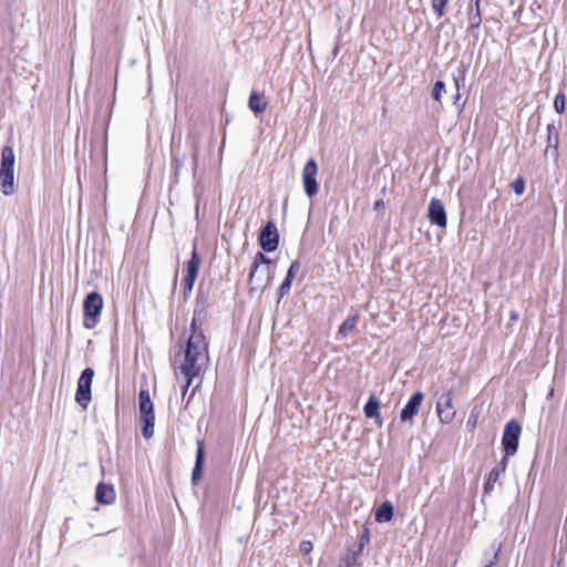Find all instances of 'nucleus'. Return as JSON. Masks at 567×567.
Listing matches in <instances>:
<instances>
[{
	"label": "nucleus",
	"instance_id": "obj_13",
	"mask_svg": "<svg viewBox=\"0 0 567 567\" xmlns=\"http://www.w3.org/2000/svg\"><path fill=\"white\" fill-rule=\"evenodd\" d=\"M424 394L421 391L415 392L405 406L402 409L400 419L402 422L411 421L420 410V406L423 402Z\"/></svg>",
	"mask_w": 567,
	"mask_h": 567
},
{
	"label": "nucleus",
	"instance_id": "obj_14",
	"mask_svg": "<svg viewBox=\"0 0 567 567\" xmlns=\"http://www.w3.org/2000/svg\"><path fill=\"white\" fill-rule=\"evenodd\" d=\"M95 499L100 504H112L115 501V492L113 486L100 483L96 487Z\"/></svg>",
	"mask_w": 567,
	"mask_h": 567
},
{
	"label": "nucleus",
	"instance_id": "obj_28",
	"mask_svg": "<svg viewBox=\"0 0 567 567\" xmlns=\"http://www.w3.org/2000/svg\"><path fill=\"white\" fill-rule=\"evenodd\" d=\"M311 549H312V545H311V543H309V542H302V543L300 544V550H301L303 554H308V553H310V551H311Z\"/></svg>",
	"mask_w": 567,
	"mask_h": 567
},
{
	"label": "nucleus",
	"instance_id": "obj_27",
	"mask_svg": "<svg viewBox=\"0 0 567 567\" xmlns=\"http://www.w3.org/2000/svg\"><path fill=\"white\" fill-rule=\"evenodd\" d=\"M299 269L300 262L298 260L292 261L286 277L293 279Z\"/></svg>",
	"mask_w": 567,
	"mask_h": 567
},
{
	"label": "nucleus",
	"instance_id": "obj_22",
	"mask_svg": "<svg viewBox=\"0 0 567 567\" xmlns=\"http://www.w3.org/2000/svg\"><path fill=\"white\" fill-rule=\"evenodd\" d=\"M450 0H432V9L436 13L439 18L443 17L445 13V8Z\"/></svg>",
	"mask_w": 567,
	"mask_h": 567
},
{
	"label": "nucleus",
	"instance_id": "obj_5",
	"mask_svg": "<svg viewBox=\"0 0 567 567\" xmlns=\"http://www.w3.org/2000/svg\"><path fill=\"white\" fill-rule=\"evenodd\" d=\"M103 307V298L96 292H90L83 301L84 320L83 324L86 329H93L97 324L99 317Z\"/></svg>",
	"mask_w": 567,
	"mask_h": 567
},
{
	"label": "nucleus",
	"instance_id": "obj_18",
	"mask_svg": "<svg viewBox=\"0 0 567 567\" xmlns=\"http://www.w3.org/2000/svg\"><path fill=\"white\" fill-rule=\"evenodd\" d=\"M204 464V449L200 441L197 442L196 462L192 473V480L196 483L202 478V471Z\"/></svg>",
	"mask_w": 567,
	"mask_h": 567
},
{
	"label": "nucleus",
	"instance_id": "obj_35",
	"mask_svg": "<svg viewBox=\"0 0 567 567\" xmlns=\"http://www.w3.org/2000/svg\"><path fill=\"white\" fill-rule=\"evenodd\" d=\"M470 423H471L472 427H475V421L471 422V419H470V420H467V424H470Z\"/></svg>",
	"mask_w": 567,
	"mask_h": 567
},
{
	"label": "nucleus",
	"instance_id": "obj_15",
	"mask_svg": "<svg viewBox=\"0 0 567 567\" xmlns=\"http://www.w3.org/2000/svg\"><path fill=\"white\" fill-rule=\"evenodd\" d=\"M380 402L375 399L374 395H371L368 402L364 405V414L367 417L374 419L378 425H382V420L379 413Z\"/></svg>",
	"mask_w": 567,
	"mask_h": 567
},
{
	"label": "nucleus",
	"instance_id": "obj_30",
	"mask_svg": "<svg viewBox=\"0 0 567 567\" xmlns=\"http://www.w3.org/2000/svg\"><path fill=\"white\" fill-rule=\"evenodd\" d=\"M292 280L293 279L286 277L285 280L282 281L281 286L290 289Z\"/></svg>",
	"mask_w": 567,
	"mask_h": 567
},
{
	"label": "nucleus",
	"instance_id": "obj_12",
	"mask_svg": "<svg viewBox=\"0 0 567 567\" xmlns=\"http://www.w3.org/2000/svg\"><path fill=\"white\" fill-rule=\"evenodd\" d=\"M427 217L430 221L441 228L446 227V212L443 203L437 198H432L429 204Z\"/></svg>",
	"mask_w": 567,
	"mask_h": 567
},
{
	"label": "nucleus",
	"instance_id": "obj_9",
	"mask_svg": "<svg viewBox=\"0 0 567 567\" xmlns=\"http://www.w3.org/2000/svg\"><path fill=\"white\" fill-rule=\"evenodd\" d=\"M318 164L313 158H310L302 169V183L305 193L308 197H313L318 193Z\"/></svg>",
	"mask_w": 567,
	"mask_h": 567
},
{
	"label": "nucleus",
	"instance_id": "obj_4",
	"mask_svg": "<svg viewBox=\"0 0 567 567\" xmlns=\"http://www.w3.org/2000/svg\"><path fill=\"white\" fill-rule=\"evenodd\" d=\"M138 408L142 422V435L145 439H151L154 434L155 414L154 404L151 400L150 392L147 390L140 391Z\"/></svg>",
	"mask_w": 567,
	"mask_h": 567
},
{
	"label": "nucleus",
	"instance_id": "obj_6",
	"mask_svg": "<svg viewBox=\"0 0 567 567\" xmlns=\"http://www.w3.org/2000/svg\"><path fill=\"white\" fill-rule=\"evenodd\" d=\"M94 378V370L91 368H86L82 371L79 380L78 388L75 393L76 403L86 409L91 402V386Z\"/></svg>",
	"mask_w": 567,
	"mask_h": 567
},
{
	"label": "nucleus",
	"instance_id": "obj_2",
	"mask_svg": "<svg viewBox=\"0 0 567 567\" xmlns=\"http://www.w3.org/2000/svg\"><path fill=\"white\" fill-rule=\"evenodd\" d=\"M271 260L262 252H257L254 258V265L249 275L251 290L262 291L270 281Z\"/></svg>",
	"mask_w": 567,
	"mask_h": 567
},
{
	"label": "nucleus",
	"instance_id": "obj_32",
	"mask_svg": "<svg viewBox=\"0 0 567 567\" xmlns=\"http://www.w3.org/2000/svg\"><path fill=\"white\" fill-rule=\"evenodd\" d=\"M381 207H383V202H382V200H378V202H375V204H374V208H375V209H380Z\"/></svg>",
	"mask_w": 567,
	"mask_h": 567
},
{
	"label": "nucleus",
	"instance_id": "obj_19",
	"mask_svg": "<svg viewBox=\"0 0 567 567\" xmlns=\"http://www.w3.org/2000/svg\"><path fill=\"white\" fill-rule=\"evenodd\" d=\"M393 517V505L385 501L375 511V520L378 523L390 522Z\"/></svg>",
	"mask_w": 567,
	"mask_h": 567
},
{
	"label": "nucleus",
	"instance_id": "obj_37",
	"mask_svg": "<svg viewBox=\"0 0 567 567\" xmlns=\"http://www.w3.org/2000/svg\"><path fill=\"white\" fill-rule=\"evenodd\" d=\"M484 567H492V564H487V565H485Z\"/></svg>",
	"mask_w": 567,
	"mask_h": 567
},
{
	"label": "nucleus",
	"instance_id": "obj_21",
	"mask_svg": "<svg viewBox=\"0 0 567 567\" xmlns=\"http://www.w3.org/2000/svg\"><path fill=\"white\" fill-rule=\"evenodd\" d=\"M480 1L475 0L474 7L470 8L468 12V27L471 29H476L481 25L482 18H481V10H480Z\"/></svg>",
	"mask_w": 567,
	"mask_h": 567
},
{
	"label": "nucleus",
	"instance_id": "obj_23",
	"mask_svg": "<svg viewBox=\"0 0 567 567\" xmlns=\"http://www.w3.org/2000/svg\"><path fill=\"white\" fill-rule=\"evenodd\" d=\"M446 92L445 90V83L442 81H436L432 91L433 99L441 103L442 95Z\"/></svg>",
	"mask_w": 567,
	"mask_h": 567
},
{
	"label": "nucleus",
	"instance_id": "obj_17",
	"mask_svg": "<svg viewBox=\"0 0 567 567\" xmlns=\"http://www.w3.org/2000/svg\"><path fill=\"white\" fill-rule=\"evenodd\" d=\"M248 105L255 114H261L266 111L268 103L257 91H252Z\"/></svg>",
	"mask_w": 567,
	"mask_h": 567
},
{
	"label": "nucleus",
	"instance_id": "obj_8",
	"mask_svg": "<svg viewBox=\"0 0 567 567\" xmlns=\"http://www.w3.org/2000/svg\"><path fill=\"white\" fill-rule=\"evenodd\" d=\"M436 412L440 419V422L443 424H450L455 415L456 411L453 406V390H449L445 393L441 394L437 398L436 402Z\"/></svg>",
	"mask_w": 567,
	"mask_h": 567
},
{
	"label": "nucleus",
	"instance_id": "obj_31",
	"mask_svg": "<svg viewBox=\"0 0 567 567\" xmlns=\"http://www.w3.org/2000/svg\"><path fill=\"white\" fill-rule=\"evenodd\" d=\"M454 84H455V87H456V96H455V99L458 100V97H460V93H458V90H460V79L458 78H454Z\"/></svg>",
	"mask_w": 567,
	"mask_h": 567
},
{
	"label": "nucleus",
	"instance_id": "obj_20",
	"mask_svg": "<svg viewBox=\"0 0 567 567\" xmlns=\"http://www.w3.org/2000/svg\"><path fill=\"white\" fill-rule=\"evenodd\" d=\"M358 319H359L358 315L348 317L339 327L338 336H341L342 338H347L355 329Z\"/></svg>",
	"mask_w": 567,
	"mask_h": 567
},
{
	"label": "nucleus",
	"instance_id": "obj_3",
	"mask_svg": "<svg viewBox=\"0 0 567 567\" xmlns=\"http://www.w3.org/2000/svg\"><path fill=\"white\" fill-rule=\"evenodd\" d=\"M14 162L16 156L10 146L2 148L0 164V186L4 195H11L16 190L14 186Z\"/></svg>",
	"mask_w": 567,
	"mask_h": 567
},
{
	"label": "nucleus",
	"instance_id": "obj_26",
	"mask_svg": "<svg viewBox=\"0 0 567 567\" xmlns=\"http://www.w3.org/2000/svg\"><path fill=\"white\" fill-rule=\"evenodd\" d=\"M512 187L515 194L522 195L525 190V182L522 178H518L513 183Z\"/></svg>",
	"mask_w": 567,
	"mask_h": 567
},
{
	"label": "nucleus",
	"instance_id": "obj_7",
	"mask_svg": "<svg viewBox=\"0 0 567 567\" xmlns=\"http://www.w3.org/2000/svg\"><path fill=\"white\" fill-rule=\"evenodd\" d=\"M520 433L522 427L516 421L512 420L505 425L502 437V444L506 453L505 456L514 455L517 452Z\"/></svg>",
	"mask_w": 567,
	"mask_h": 567
},
{
	"label": "nucleus",
	"instance_id": "obj_16",
	"mask_svg": "<svg viewBox=\"0 0 567 567\" xmlns=\"http://www.w3.org/2000/svg\"><path fill=\"white\" fill-rule=\"evenodd\" d=\"M506 468V456L503 457L501 464L496 467H494L489 474L488 477L484 484L485 492H491L494 488V484L499 478L501 474L505 472Z\"/></svg>",
	"mask_w": 567,
	"mask_h": 567
},
{
	"label": "nucleus",
	"instance_id": "obj_24",
	"mask_svg": "<svg viewBox=\"0 0 567 567\" xmlns=\"http://www.w3.org/2000/svg\"><path fill=\"white\" fill-rule=\"evenodd\" d=\"M547 132H548V144H547V148L553 146L554 150L557 148V143H558V134H557V131L555 128L554 125H548L547 126Z\"/></svg>",
	"mask_w": 567,
	"mask_h": 567
},
{
	"label": "nucleus",
	"instance_id": "obj_29",
	"mask_svg": "<svg viewBox=\"0 0 567 567\" xmlns=\"http://www.w3.org/2000/svg\"><path fill=\"white\" fill-rule=\"evenodd\" d=\"M289 291H290L289 288H285L284 286L280 285V287H279V296H280V298L286 296Z\"/></svg>",
	"mask_w": 567,
	"mask_h": 567
},
{
	"label": "nucleus",
	"instance_id": "obj_1",
	"mask_svg": "<svg viewBox=\"0 0 567 567\" xmlns=\"http://www.w3.org/2000/svg\"><path fill=\"white\" fill-rule=\"evenodd\" d=\"M192 333L188 337L185 350L175 355L173 365L176 381L182 384L183 399L193 382L205 371L209 357L208 343L204 333L197 330L196 317L190 324Z\"/></svg>",
	"mask_w": 567,
	"mask_h": 567
},
{
	"label": "nucleus",
	"instance_id": "obj_34",
	"mask_svg": "<svg viewBox=\"0 0 567 567\" xmlns=\"http://www.w3.org/2000/svg\"><path fill=\"white\" fill-rule=\"evenodd\" d=\"M470 423H471L472 427H475V421L471 422V419H470V420H467V424H470Z\"/></svg>",
	"mask_w": 567,
	"mask_h": 567
},
{
	"label": "nucleus",
	"instance_id": "obj_33",
	"mask_svg": "<svg viewBox=\"0 0 567 567\" xmlns=\"http://www.w3.org/2000/svg\"><path fill=\"white\" fill-rule=\"evenodd\" d=\"M470 423H471L472 427H475V421L471 422V419H470V420H467V424H470Z\"/></svg>",
	"mask_w": 567,
	"mask_h": 567
},
{
	"label": "nucleus",
	"instance_id": "obj_25",
	"mask_svg": "<svg viewBox=\"0 0 567 567\" xmlns=\"http://www.w3.org/2000/svg\"><path fill=\"white\" fill-rule=\"evenodd\" d=\"M554 107L557 113L561 114L565 111V95L564 94H557L554 100Z\"/></svg>",
	"mask_w": 567,
	"mask_h": 567
},
{
	"label": "nucleus",
	"instance_id": "obj_36",
	"mask_svg": "<svg viewBox=\"0 0 567 567\" xmlns=\"http://www.w3.org/2000/svg\"><path fill=\"white\" fill-rule=\"evenodd\" d=\"M199 384H200V380L198 381V383H196V385H195V388H194L193 392H195V390L199 386Z\"/></svg>",
	"mask_w": 567,
	"mask_h": 567
},
{
	"label": "nucleus",
	"instance_id": "obj_11",
	"mask_svg": "<svg viewBox=\"0 0 567 567\" xmlns=\"http://www.w3.org/2000/svg\"><path fill=\"white\" fill-rule=\"evenodd\" d=\"M259 244L265 251L271 252L277 249L279 244V234L276 225L268 221L259 236Z\"/></svg>",
	"mask_w": 567,
	"mask_h": 567
},
{
	"label": "nucleus",
	"instance_id": "obj_10",
	"mask_svg": "<svg viewBox=\"0 0 567 567\" xmlns=\"http://www.w3.org/2000/svg\"><path fill=\"white\" fill-rule=\"evenodd\" d=\"M200 266V258L198 257L196 249H193L192 257L186 264V276L182 280V287L184 290V296L190 295L196 278L198 276V270Z\"/></svg>",
	"mask_w": 567,
	"mask_h": 567
}]
</instances>
